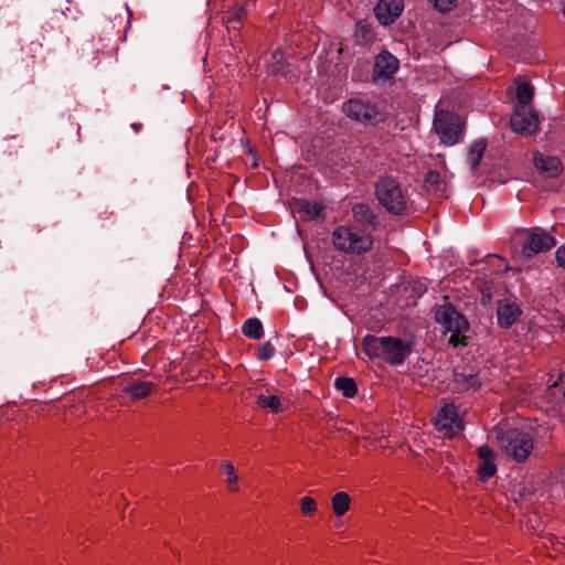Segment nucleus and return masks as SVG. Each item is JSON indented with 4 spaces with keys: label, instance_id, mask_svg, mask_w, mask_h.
Masks as SVG:
<instances>
[{
    "label": "nucleus",
    "instance_id": "obj_23",
    "mask_svg": "<svg viewBox=\"0 0 565 565\" xmlns=\"http://www.w3.org/2000/svg\"><path fill=\"white\" fill-rule=\"evenodd\" d=\"M351 498L347 492H337L331 499V505L337 516H342L350 509Z\"/></svg>",
    "mask_w": 565,
    "mask_h": 565
},
{
    "label": "nucleus",
    "instance_id": "obj_3",
    "mask_svg": "<svg viewBox=\"0 0 565 565\" xmlns=\"http://www.w3.org/2000/svg\"><path fill=\"white\" fill-rule=\"evenodd\" d=\"M375 196L391 214L404 215L407 212L408 198L398 181L392 177H382L377 180Z\"/></svg>",
    "mask_w": 565,
    "mask_h": 565
},
{
    "label": "nucleus",
    "instance_id": "obj_14",
    "mask_svg": "<svg viewBox=\"0 0 565 565\" xmlns=\"http://www.w3.org/2000/svg\"><path fill=\"white\" fill-rule=\"evenodd\" d=\"M154 388L156 384L150 381L132 380L122 387V393L126 396L138 401L148 397Z\"/></svg>",
    "mask_w": 565,
    "mask_h": 565
},
{
    "label": "nucleus",
    "instance_id": "obj_6",
    "mask_svg": "<svg viewBox=\"0 0 565 565\" xmlns=\"http://www.w3.org/2000/svg\"><path fill=\"white\" fill-rule=\"evenodd\" d=\"M342 111L344 115L362 124H379L385 120V113L377 104H372L361 98H351L343 103Z\"/></svg>",
    "mask_w": 565,
    "mask_h": 565
},
{
    "label": "nucleus",
    "instance_id": "obj_20",
    "mask_svg": "<svg viewBox=\"0 0 565 565\" xmlns=\"http://www.w3.org/2000/svg\"><path fill=\"white\" fill-rule=\"evenodd\" d=\"M242 332L246 338L259 340L264 334L263 323L258 318H249L243 323Z\"/></svg>",
    "mask_w": 565,
    "mask_h": 565
},
{
    "label": "nucleus",
    "instance_id": "obj_28",
    "mask_svg": "<svg viewBox=\"0 0 565 565\" xmlns=\"http://www.w3.org/2000/svg\"><path fill=\"white\" fill-rule=\"evenodd\" d=\"M479 477L482 481H487L491 477H493L497 472V466L494 461L482 462L479 467Z\"/></svg>",
    "mask_w": 565,
    "mask_h": 565
},
{
    "label": "nucleus",
    "instance_id": "obj_31",
    "mask_svg": "<svg viewBox=\"0 0 565 565\" xmlns=\"http://www.w3.org/2000/svg\"><path fill=\"white\" fill-rule=\"evenodd\" d=\"M429 2L440 12H448L456 6L457 0H429Z\"/></svg>",
    "mask_w": 565,
    "mask_h": 565
},
{
    "label": "nucleus",
    "instance_id": "obj_27",
    "mask_svg": "<svg viewBox=\"0 0 565 565\" xmlns=\"http://www.w3.org/2000/svg\"><path fill=\"white\" fill-rule=\"evenodd\" d=\"M275 347L269 341H267L258 347L256 356L260 361H267L275 355Z\"/></svg>",
    "mask_w": 565,
    "mask_h": 565
},
{
    "label": "nucleus",
    "instance_id": "obj_4",
    "mask_svg": "<svg viewBox=\"0 0 565 565\" xmlns=\"http://www.w3.org/2000/svg\"><path fill=\"white\" fill-rule=\"evenodd\" d=\"M435 319L447 332L451 333L449 337L451 345H466V332L469 329V323L463 315L451 305H444L436 309Z\"/></svg>",
    "mask_w": 565,
    "mask_h": 565
},
{
    "label": "nucleus",
    "instance_id": "obj_15",
    "mask_svg": "<svg viewBox=\"0 0 565 565\" xmlns=\"http://www.w3.org/2000/svg\"><path fill=\"white\" fill-rule=\"evenodd\" d=\"M536 169L547 178H555L562 171V162L556 157H544L540 153L534 156Z\"/></svg>",
    "mask_w": 565,
    "mask_h": 565
},
{
    "label": "nucleus",
    "instance_id": "obj_21",
    "mask_svg": "<svg viewBox=\"0 0 565 565\" xmlns=\"http://www.w3.org/2000/svg\"><path fill=\"white\" fill-rule=\"evenodd\" d=\"M245 15L246 11L243 7H235L224 13L223 20L228 29L239 30Z\"/></svg>",
    "mask_w": 565,
    "mask_h": 565
},
{
    "label": "nucleus",
    "instance_id": "obj_32",
    "mask_svg": "<svg viewBox=\"0 0 565 565\" xmlns=\"http://www.w3.org/2000/svg\"><path fill=\"white\" fill-rule=\"evenodd\" d=\"M477 452L482 462L494 461V456L490 447L480 446Z\"/></svg>",
    "mask_w": 565,
    "mask_h": 565
},
{
    "label": "nucleus",
    "instance_id": "obj_22",
    "mask_svg": "<svg viewBox=\"0 0 565 565\" xmlns=\"http://www.w3.org/2000/svg\"><path fill=\"white\" fill-rule=\"evenodd\" d=\"M534 97V88L529 83H520L516 86V105L515 106H524L532 107V100Z\"/></svg>",
    "mask_w": 565,
    "mask_h": 565
},
{
    "label": "nucleus",
    "instance_id": "obj_1",
    "mask_svg": "<svg viewBox=\"0 0 565 565\" xmlns=\"http://www.w3.org/2000/svg\"><path fill=\"white\" fill-rule=\"evenodd\" d=\"M361 350L370 360L380 359L391 365H399L411 353V344L399 338L366 334L361 340Z\"/></svg>",
    "mask_w": 565,
    "mask_h": 565
},
{
    "label": "nucleus",
    "instance_id": "obj_19",
    "mask_svg": "<svg viewBox=\"0 0 565 565\" xmlns=\"http://www.w3.org/2000/svg\"><path fill=\"white\" fill-rule=\"evenodd\" d=\"M267 394L262 393L257 396L256 403L263 409H268L271 413L282 412V403L281 398L277 394H270L269 390L266 391Z\"/></svg>",
    "mask_w": 565,
    "mask_h": 565
},
{
    "label": "nucleus",
    "instance_id": "obj_9",
    "mask_svg": "<svg viewBox=\"0 0 565 565\" xmlns=\"http://www.w3.org/2000/svg\"><path fill=\"white\" fill-rule=\"evenodd\" d=\"M434 425L445 437H452L463 428L462 419L454 404H446L441 407L434 420Z\"/></svg>",
    "mask_w": 565,
    "mask_h": 565
},
{
    "label": "nucleus",
    "instance_id": "obj_34",
    "mask_svg": "<svg viewBox=\"0 0 565 565\" xmlns=\"http://www.w3.org/2000/svg\"><path fill=\"white\" fill-rule=\"evenodd\" d=\"M84 413H85V406L81 403L71 406L68 409L70 416L75 417V418H82Z\"/></svg>",
    "mask_w": 565,
    "mask_h": 565
},
{
    "label": "nucleus",
    "instance_id": "obj_35",
    "mask_svg": "<svg viewBox=\"0 0 565 565\" xmlns=\"http://www.w3.org/2000/svg\"><path fill=\"white\" fill-rule=\"evenodd\" d=\"M141 125L140 124H132V128L135 129V131H138L140 129Z\"/></svg>",
    "mask_w": 565,
    "mask_h": 565
},
{
    "label": "nucleus",
    "instance_id": "obj_2",
    "mask_svg": "<svg viewBox=\"0 0 565 565\" xmlns=\"http://www.w3.org/2000/svg\"><path fill=\"white\" fill-rule=\"evenodd\" d=\"M331 241L335 249L356 256L369 253L374 245L372 233L355 224L337 226Z\"/></svg>",
    "mask_w": 565,
    "mask_h": 565
},
{
    "label": "nucleus",
    "instance_id": "obj_12",
    "mask_svg": "<svg viewBox=\"0 0 565 565\" xmlns=\"http://www.w3.org/2000/svg\"><path fill=\"white\" fill-rule=\"evenodd\" d=\"M398 68V60L387 51L381 52L375 57L373 75L375 78H390Z\"/></svg>",
    "mask_w": 565,
    "mask_h": 565
},
{
    "label": "nucleus",
    "instance_id": "obj_7",
    "mask_svg": "<svg viewBox=\"0 0 565 565\" xmlns=\"http://www.w3.org/2000/svg\"><path fill=\"white\" fill-rule=\"evenodd\" d=\"M434 129L443 143L452 146L462 137V129L459 117L448 110L436 109Z\"/></svg>",
    "mask_w": 565,
    "mask_h": 565
},
{
    "label": "nucleus",
    "instance_id": "obj_26",
    "mask_svg": "<svg viewBox=\"0 0 565 565\" xmlns=\"http://www.w3.org/2000/svg\"><path fill=\"white\" fill-rule=\"evenodd\" d=\"M334 386L339 390L345 397H353L358 392L356 383L351 377H338L334 382Z\"/></svg>",
    "mask_w": 565,
    "mask_h": 565
},
{
    "label": "nucleus",
    "instance_id": "obj_24",
    "mask_svg": "<svg viewBox=\"0 0 565 565\" xmlns=\"http://www.w3.org/2000/svg\"><path fill=\"white\" fill-rule=\"evenodd\" d=\"M221 473L224 475L225 483L231 492H237L238 488V476L236 473V469L234 465L230 461L224 462L221 466Z\"/></svg>",
    "mask_w": 565,
    "mask_h": 565
},
{
    "label": "nucleus",
    "instance_id": "obj_8",
    "mask_svg": "<svg viewBox=\"0 0 565 565\" xmlns=\"http://www.w3.org/2000/svg\"><path fill=\"white\" fill-rule=\"evenodd\" d=\"M523 233L525 238L522 243V253L526 257L547 252L556 245L555 238L539 227L524 230Z\"/></svg>",
    "mask_w": 565,
    "mask_h": 565
},
{
    "label": "nucleus",
    "instance_id": "obj_30",
    "mask_svg": "<svg viewBox=\"0 0 565 565\" xmlns=\"http://www.w3.org/2000/svg\"><path fill=\"white\" fill-rule=\"evenodd\" d=\"M440 183H441L440 174L437 171L430 170L426 173V177H425L426 186L438 190Z\"/></svg>",
    "mask_w": 565,
    "mask_h": 565
},
{
    "label": "nucleus",
    "instance_id": "obj_17",
    "mask_svg": "<svg viewBox=\"0 0 565 565\" xmlns=\"http://www.w3.org/2000/svg\"><path fill=\"white\" fill-rule=\"evenodd\" d=\"M455 390L458 392H476L481 386V381L477 374H465L458 371L454 372Z\"/></svg>",
    "mask_w": 565,
    "mask_h": 565
},
{
    "label": "nucleus",
    "instance_id": "obj_13",
    "mask_svg": "<svg viewBox=\"0 0 565 565\" xmlns=\"http://www.w3.org/2000/svg\"><path fill=\"white\" fill-rule=\"evenodd\" d=\"M522 310L515 302L504 301L498 305L497 318L502 328H510L520 318Z\"/></svg>",
    "mask_w": 565,
    "mask_h": 565
},
{
    "label": "nucleus",
    "instance_id": "obj_5",
    "mask_svg": "<svg viewBox=\"0 0 565 565\" xmlns=\"http://www.w3.org/2000/svg\"><path fill=\"white\" fill-rule=\"evenodd\" d=\"M497 438L500 447L518 462L526 460L534 448L532 436L515 428L501 431Z\"/></svg>",
    "mask_w": 565,
    "mask_h": 565
},
{
    "label": "nucleus",
    "instance_id": "obj_11",
    "mask_svg": "<svg viewBox=\"0 0 565 565\" xmlns=\"http://www.w3.org/2000/svg\"><path fill=\"white\" fill-rule=\"evenodd\" d=\"M403 9V0H379L374 14L382 25H388L402 14Z\"/></svg>",
    "mask_w": 565,
    "mask_h": 565
},
{
    "label": "nucleus",
    "instance_id": "obj_10",
    "mask_svg": "<svg viewBox=\"0 0 565 565\" xmlns=\"http://www.w3.org/2000/svg\"><path fill=\"white\" fill-rule=\"evenodd\" d=\"M510 124L516 134L530 136L537 131L540 119L532 107L515 106Z\"/></svg>",
    "mask_w": 565,
    "mask_h": 565
},
{
    "label": "nucleus",
    "instance_id": "obj_18",
    "mask_svg": "<svg viewBox=\"0 0 565 565\" xmlns=\"http://www.w3.org/2000/svg\"><path fill=\"white\" fill-rule=\"evenodd\" d=\"M352 216L356 223L374 227L376 217L371 207L363 203H356L352 206Z\"/></svg>",
    "mask_w": 565,
    "mask_h": 565
},
{
    "label": "nucleus",
    "instance_id": "obj_33",
    "mask_svg": "<svg viewBox=\"0 0 565 565\" xmlns=\"http://www.w3.org/2000/svg\"><path fill=\"white\" fill-rule=\"evenodd\" d=\"M555 258L557 266L565 270V245H562L556 249Z\"/></svg>",
    "mask_w": 565,
    "mask_h": 565
},
{
    "label": "nucleus",
    "instance_id": "obj_25",
    "mask_svg": "<svg viewBox=\"0 0 565 565\" xmlns=\"http://www.w3.org/2000/svg\"><path fill=\"white\" fill-rule=\"evenodd\" d=\"M487 148V142L483 139L475 141L471 147L469 148L468 152V161L471 164L472 169H476L484 153V150Z\"/></svg>",
    "mask_w": 565,
    "mask_h": 565
},
{
    "label": "nucleus",
    "instance_id": "obj_16",
    "mask_svg": "<svg viewBox=\"0 0 565 565\" xmlns=\"http://www.w3.org/2000/svg\"><path fill=\"white\" fill-rule=\"evenodd\" d=\"M297 206L301 217L306 220L323 218L326 205L320 201L300 200Z\"/></svg>",
    "mask_w": 565,
    "mask_h": 565
},
{
    "label": "nucleus",
    "instance_id": "obj_29",
    "mask_svg": "<svg viewBox=\"0 0 565 565\" xmlns=\"http://www.w3.org/2000/svg\"><path fill=\"white\" fill-rule=\"evenodd\" d=\"M300 510L305 515H312L317 511V502L311 497L300 499Z\"/></svg>",
    "mask_w": 565,
    "mask_h": 565
}]
</instances>
